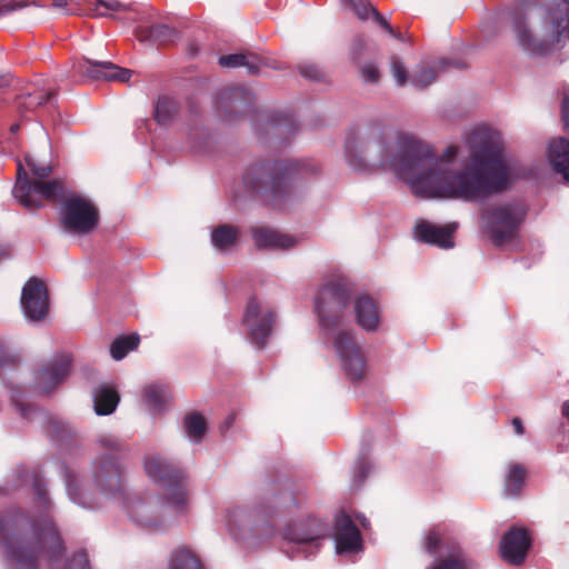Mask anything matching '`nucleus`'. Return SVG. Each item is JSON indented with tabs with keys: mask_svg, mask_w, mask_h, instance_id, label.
Returning <instances> with one entry per match:
<instances>
[{
	"mask_svg": "<svg viewBox=\"0 0 569 569\" xmlns=\"http://www.w3.org/2000/svg\"><path fill=\"white\" fill-rule=\"evenodd\" d=\"M470 163L463 169H452L458 147L448 146L442 156L413 136L400 134L397 154L391 152L386 131L379 122H370L351 131L345 143L349 166L357 171L370 169L363 157L377 149L376 164L390 167L420 197H447L476 200L502 191L508 184V168L501 149L485 128L476 129L469 140Z\"/></svg>",
	"mask_w": 569,
	"mask_h": 569,
	"instance_id": "1",
	"label": "nucleus"
},
{
	"mask_svg": "<svg viewBox=\"0 0 569 569\" xmlns=\"http://www.w3.org/2000/svg\"><path fill=\"white\" fill-rule=\"evenodd\" d=\"M0 547L12 569H38L40 556L58 561L64 552L62 539L49 517L31 520L22 512L0 516Z\"/></svg>",
	"mask_w": 569,
	"mask_h": 569,
	"instance_id": "2",
	"label": "nucleus"
},
{
	"mask_svg": "<svg viewBox=\"0 0 569 569\" xmlns=\"http://www.w3.org/2000/svg\"><path fill=\"white\" fill-rule=\"evenodd\" d=\"M520 46L535 54H546L569 38V0H518L510 13Z\"/></svg>",
	"mask_w": 569,
	"mask_h": 569,
	"instance_id": "3",
	"label": "nucleus"
},
{
	"mask_svg": "<svg viewBox=\"0 0 569 569\" xmlns=\"http://www.w3.org/2000/svg\"><path fill=\"white\" fill-rule=\"evenodd\" d=\"M319 170V164L310 160H260L246 168L242 181L252 196L283 208L300 197V180Z\"/></svg>",
	"mask_w": 569,
	"mask_h": 569,
	"instance_id": "4",
	"label": "nucleus"
},
{
	"mask_svg": "<svg viewBox=\"0 0 569 569\" xmlns=\"http://www.w3.org/2000/svg\"><path fill=\"white\" fill-rule=\"evenodd\" d=\"M352 293V283L345 276L332 274L323 281L315 301L321 328L332 331L340 327Z\"/></svg>",
	"mask_w": 569,
	"mask_h": 569,
	"instance_id": "5",
	"label": "nucleus"
},
{
	"mask_svg": "<svg viewBox=\"0 0 569 569\" xmlns=\"http://www.w3.org/2000/svg\"><path fill=\"white\" fill-rule=\"evenodd\" d=\"M12 193L19 204L27 210L42 208V200L61 203L68 197L62 179L31 180L21 162H18L17 181Z\"/></svg>",
	"mask_w": 569,
	"mask_h": 569,
	"instance_id": "6",
	"label": "nucleus"
},
{
	"mask_svg": "<svg viewBox=\"0 0 569 569\" xmlns=\"http://www.w3.org/2000/svg\"><path fill=\"white\" fill-rule=\"evenodd\" d=\"M147 475L164 490L168 505L177 512H186L189 506L184 471L158 456L144 460Z\"/></svg>",
	"mask_w": 569,
	"mask_h": 569,
	"instance_id": "7",
	"label": "nucleus"
},
{
	"mask_svg": "<svg viewBox=\"0 0 569 569\" xmlns=\"http://www.w3.org/2000/svg\"><path fill=\"white\" fill-rule=\"evenodd\" d=\"M100 443L104 452L93 462V482L103 493L114 495L121 490L122 485L119 458L123 448L121 442L112 436L102 437Z\"/></svg>",
	"mask_w": 569,
	"mask_h": 569,
	"instance_id": "8",
	"label": "nucleus"
},
{
	"mask_svg": "<svg viewBox=\"0 0 569 569\" xmlns=\"http://www.w3.org/2000/svg\"><path fill=\"white\" fill-rule=\"evenodd\" d=\"M99 219L98 208L81 194H68L59 208V223L64 231L71 234L91 233L98 227Z\"/></svg>",
	"mask_w": 569,
	"mask_h": 569,
	"instance_id": "9",
	"label": "nucleus"
},
{
	"mask_svg": "<svg viewBox=\"0 0 569 569\" xmlns=\"http://www.w3.org/2000/svg\"><path fill=\"white\" fill-rule=\"evenodd\" d=\"M525 212L512 204L495 207L487 212L488 231L496 247L512 241L523 221Z\"/></svg>",
	"mask_w": 569,
	"mask_h": 569,
	"instance_id": "10",
	"label": "nucleus"
},
{
	"mask_svg": "<svg viewBox=\"0 0 569 569\" xmlns=\"http://www.w3.org/2000/svg\"><path fill=\"white\" fill-rule=\"evenodd\" d=\"M274 322L276 313L271 308L264 306L257 297L248 300L242 323L248 328L251 342L258 348H264Z\"/></svg>",
	"mask_w": 569,
	"mask_h": 569,
	"instance_id": "11",
	"label": "nucleus"
},
{
	"mask_svg": "<svg viewBox=\"0 0 569 569\" xmlns=\"http://www.w3.org/2000/svg\"><path fill=\"white\" fill-rule=\"evenodd\" d=\"M333 346L340 357L342 369L352 382L366 377L367 367L363 353L356 343L351 331L341 330L337 333Z\"/></svg>",
	"mask_w": 569,
	"mask_h": 569,
	"instance_id": "12",
	"label": "nucleus"
},
{
	"mask_svg": "<svg viewBox=\"0 0 569 569\" xmlns=\"http://www.w3.org/2000/svg\"><path fill=\"white\" fill-rule=\"evenodd\" d=\"M532 545L529 529L523 526H511L501 537L499 552L501 559L512 566H521Z\"/></svg>",
	"mask_w": 569,
	"mask_h": 569,
	"instance_id": "13",
	"label": "nucleus"
},
{
	"mask_svg": "<svg viewBox=\"0 0 569 569\" xmlns=\"http://www.w3.org/2000/svg\"><path fill=\"white\" fill-rule=\"evenodd\" d=\"M20 303L27 319L43 320L49 312V297L44 282L34 277L30 278L22 288Z\"/></svg>",
	"mask_w": 569,
	"mask_h": 569,
	"instance_id": "14",
	"label": "nucleus"
},
{
	"mask_svg": "<svg viewBox=\"0 0 569 569\" xmlns=\"http://www.w3.org/2000/svg\"><path fill=\"white\" fill-rule=\"evenodd\" d=\"M253 102V94L243 87L223 88L217 99L216 109L226 120H233L248 113Z\"/></svg>",
	"mask_w": 569,
	"mask_h": 569,
	"instance_id": "15",
	"label": "nucleus"
},
{
	"mask_svg": "<svg viewBox=\"0 0 569 569\" xmlns=\"http://www.w3.org/2000/svg\"><path fill=\"white\" fill-rule=\"evenodd\" d=\"M72 357L61 353L42 366L34 375V385L40 393L51 392L70 373Z\"/></svg>",
	"mask_w": 569,
	"mask_h": 569,
	"instance_id": "16",
	"label": "nucleus"
},
{
	"mask_svg": "<svg viewBox=\"0 0 569 569\" xmlns=\"http://www.w3.org/2000/svg\"><path fill=\"white\" fill-rule=\"evenodd\" d=\"M76 71L92 80H107L127 82L130 80L132 71L120 68L109 61H97L84 58L76 66Z\"/></svg>",
	"mask_w": 569,
	"mask_h": 569,
	"instance_id": "17",
	"label": "nucleus"
},
{
	"mask_svg": "<svg viewBox=\"0 0 569 569\" xmlns=\"http://www.w3.org/2000/svg\"><path fill=\"white\" fill-rule=\"evenodd\" d=\"M328 527L317 518H308L306 521L288 528L284 538L299 546L315 545L319 547V541L326 537Z\"/></svg>",
	"mask_w": 569,
	"mask_h": 569,
	"instance_id": "18",
	"label": "nucleus"
},
{
	"mask_svg": "<svg viewBox=\"0 0 569 569\" xmlns=\"http://www.w3.org/2000/svg\"><path fill=\"white\" fill-rule=\"evenodd\" d=\"M457 223L436 226L428 221H421L416 226V237L419 241L435 244L443 249L453 247V233Z\"/></svg>",
	"mask_w": 569,
	"mask_h": 569,
	"instance_id": "19",
	"label": "nucleus"
},
{
	"mask_svg": "<svg viewBox=\"0 0 569 569\" xmlns=\"http://www.w3.org/2000/svg\"><path fill=\"white\" fill-rule=\"evenodd\" d=\"M335 538L338 552L353 551L361 546L360 530L346 513H340L336 518Z\"/></svg>",
	"mask_w": 569,
	"mask_h": 569,
	"instance_id": "20",
	"label": "nucleus"
},
{
	"mask_svg": "<svg viewBox=\"0 0 569 569\" xmlns=\"http://www.w3.org/2000/svg\"><path fill=\"white\" fill-rule=\"evenodd\" d=\"M355 313L357 323L367 331H375L380 321L379 308L373 298L360 295L355 300Z\"/></svg>",
	"mask_w": 569,
	"mask_h": 569,
	"instance_id": "21",
	"label": "nucleus"
},
{
	"mask_svg": "<svg viewBox=\"0 0 569 569\" xmlns=\"http://www.w3.org/2000/svg\"><path fill=\"white\" fill-rule=\"evenodd\" d=\"M252 238L258 248L289 249L296 244L291 236L264 227L252 228Z\"/></svg>",
	"mask_w": 569,
	"mask_h": 569,
	"instance_id": "22",
	"label": "nucleus"
},
{
	"mask_svg": "<svg viewBox=\"0 0 569 569\" xmlns=\"http://www.w3.org/2000/svg\"><path fill=\"white\" fill-rule=\"evenodd\" d=\"M548 159L552 169L569 182V140L566 138L553 140L548 148Z\"/></svg>",
	"mask_w": 569,
	"mask_h": 569,
	"instance_id": "23",
	"label": "nucleus"
},
{
	"mask_svg": "<svg viewBox=\"0 0 569 569\" xmlns=\"http://www.w3.org/2000/svg\"><path fill=\"white\" fill-rule=\"evenodd\" d=\"M54 96V90L30 87L17 97V108L21 112L33 111L38 107H41L46 103H50L53 100Z\"/></svg>",
	"mask_w": 569,
	"mask_h": 569,
	"instance_id": "24",
	"label": "nucleus"
},
{
	"mask_svg": "<svg viewBox=\"0 0 569 569\" xmlns=\"http://www.w3.org/2000/svg\"><path fill=\"white\" fill-rule=\"evenodd\" d=\"M267 506H262L261 510L256 509L258 513H264L268 517H271L274 512L281 510H288L291 507L297 506V499L292 490L288 488H283L280 490H270L267 492L264 497Z\"/></svg>",
	"mask_w": 569,
	"mask_h": 569,
	"instance_id": "25",
	"label": "nucleus"
},
{
	"mask_svg": "<svg viewBox=\"0 0 569 569\" xmlns=\"http://www.w3.org/2000/svg\"><path fill=\"white\" fill-rule=\"evenodd\" d=\"M120 401L118 391L108 385H102L93 393L94 411L99 416L112 413Z\"/></svg>",
	"mask_w": 569,
	"mask_h": 569,
	"instance_id": "26",
	"label": "nucleus"
},
{
	"mask_svg": "<svg viewBox=\"0 0 569 569\" xmlns=\"http://www.w3.org/2000/svg\"><path fill=\"white\" fill-rule=\"evenodd\" d=\"M219 64L224 68L244 67L249 74H257L260 70V59L251 52L221 56Z\"/></svg>",
	"mask_w": 569,
	"mask_h": 569,
	"instance_id": "27",
	"label": "nucleus"
},
{
	"mask_svg": "<svg viewBox=\"0 0 569 569\" xmlns=\"http://www.w3.org/2000/svg\"><path fill=\"white\" fill-rule=\"evenodd\" d=\"M136 34L140 41L150 40L157 43H168L178 37V31L167 24H153L138 28Z\"/></svg>",
	"mask_w": 569,
	"mask_h": 569,
	"instance_id": "28",
	"label": "nucleus"
},
{
	"mask_svg": "<svg viewBox=\"0 0 569 569\" xmlns=\"http://www.w3.org/2000/svg\"><path fill=\"white\" fill-rule=\"evenodd\" d=\"M239 230L228 223L219 224L211 231V242L214 248L221 251L231 249L239 240Z\"/></svg>",
	"mask_w": 569,
	"mask_h": 569,
	"instance_id": "29",
	"label": "nucleus"
},
{
	"mask_svg": "<svg viewBox=\"0 0 569 569\" xmlns=\"http://www.w3.org/2000/svg\"><path fill=\"white\" fill-rule=\"evenodd\" d=\"M527 478V469L521 463H510L505 478V495L517 497Z\"/></svg>",
	"mask_w": 569,
	"mask_h": 569,
	"instance_id": "30",
	"label": "nucleus"
},
{
	"mask_svg": "<svg viewBox=\"0 0 569 569\" xmlns=\"http://www.w3.org/2000/svg\"><path fill=\"white\" fill-rule=\"evenodd\" d=\"M168 569H203V566L189 548L179 547L172 552Z\"/></svg>",
	"mask_w": 569,
	"mask_h": 569,
	"instance_id": "31",
	"label": "nucleus"
},
{
	"mask_svg": "<svg viewBox=\"0 0 569 569\" xmlns=\"http://www.w3.org/2000/svg\"><path fill=\"white\" fill-rule=\"evenodd\" d=\"M178 113V103L169 97H160L154 106L153 117L160 126H168Z\"/></svg>",
	"mask_w": 569,
	"mask_h": 569,
	"instance_id": "32",
	"label": "nucleus"
},
{
	"mask_svg": "<svg viewBox=\"0 0 569 569\" xmlns=\"http://www.w3.org/2000/svg\"><path fill=\"white\" fill-rule=\"evenodd\" d=\"M183 429L192 441L200 442L207 431L204 417L198 412L187 413L183 418Z\"/></svg>",
	"mask_w": 569,
	"mask_h": 569,
	"instance_id": "33",
	"label": "nucleus"
},
{
	"mask_svg": "<svg viewBox=\"0 0 569 569\" xmlns=\"http://www.w3.org/2000/svg\"><path fill=\"white\" fill-rule=\"evenodd\" d=\"M430 569H470V561L461 549L455 548L438 559Z\"/></svg>",
	"mask_w": 569,
	"mask_h": 569,
	"instance_id": "34",
	"label": "nucleus"
},
{
	"mask_svg": "<svg viewBox=\"0 0 569 569\" xmlns=\"http://www.w3.org/2000/svg\"><path fill=\"white\" fill-rule=\"evenodd\" d=\"M140 338L138 335L121 336L110 346V355L114 360L123 359L129 351L138 348Z\"/></svg>",
	"mask_w": 569,
	"mask_h": 569,
	"instance_id": "35",
	"label": "nucleus"
},
{
	"mask_svg": "<svg viewBox=\"0 0 569 569\" xmlns=\"http://www.w3.org/2000/svg\"><path fill=\"white\" fill-rule=\"evenodd\" d=\"M144 399L153 410H161L170 398V391L167 386L151 385L144 388Z\"/></svg>",
	"mask_w": 569,
	"mask_h": 569,
	"instance_id": "36",
	"label": "nucleus"
},
{
	"mask_svg": "<svg viewBox=\"0 0 569 569\" xmlns=\"http://www.w3.org/2000/svg\"><path fill=\"white\" fill-rule=\"evenodd\" d=\"M93 10L96 12V16L114 18V16L111 14V12H131L132 9L130 6H124L118 0H96Z\"/></svg>",
	"mask_w": 569,
	"mask_h": 569,
	"instance_id": "37",
	"label": "nucleus"
},
{
	"mask_svg": "<svg viewBox=\"0 0 569 569\" xmlns=\"http://www.w3.org/2000/svg\"><path fill=\"white\" fill-rule=\"evenodd\" d=\"M342 3L362 21L368 20L377 10L369 0H342Z\"/></svg>",
	"mask_w": 569,
	"mask_h": 569,
	"instance_id": "38",
	"label": "nucleus"
},
{
	"mask_svg": "<svg viewBox=\"0 0 569 569\" xmlns=\"http://www.w3.org/2000/svg\"><path fill=\"white\" fill-rule=\"evenodd\" d=\"M437 79V71L431 67H420L411 77V83L420 89L432 84Z\"/></svg>",
	"mask_w": 569,
	"mask_h": 569,
	"instance_id": "39",
	"label": "nucleus"
},
{
	"mask_svg": "<svg viewBox=\"0 0 569 569\" xmlns=\"http://www.w3.org/2000/svg\"><path fill=\"white\" fill-rule=\"evenodd\" d=\"M390 69L397 84L400 87L406 86L408 81L407 68L401 59L396 54L390 57Z\"/></svg>",
	"mask_w": 569,
	"mask_h": 569,
	"instance_id": "40",
	"label": "nucleus"
},
{
	"mask_svg": "<svg viewBox=\"0 0 569 569\" xmlns=\"http://www.w3.org/2000/svg\"><path fill=\"white\" fill-rule=\"evenodd\" d=\"M359 73L365 82L376 84L379 82L381 73L378 66L373 62L358 63Z\"/></svg>",
	"mask_w": 569,
	"mask_h": 569,
	"instance_id": "41",
	"label": "nucleus"
},
{
	"mask_svg": "<svg viewBox=\"0 0 569 569\" xmlns=\"http://www.w3.org/2000/svg\"><path fill=\"white\" fill-rule=\"evenodd\" d=\"M443 533L439 527L430 529L425 538V549L429 555H436L439 551Z\"/></svg>",
	"mask_w": 569,
	"mask_h": 569,
	"instance_id": "42",
	"label": "nucleus"
},
{
	"mask_svg": "<svg viewBox=\"0 0 569 569\" xmlns=\"http://www.w3.org/2000/svg\"><path fill=\"white\" fill-rule=\"evenodd\" d=\"M33 488H34L36 499H37L38 503L41 507H43V509H49L50 508V501H49V498H48V492H47V489H46V483L43 482L41 477L38 476V475L34 476Z\"/></svg>",
	"mask_w": 569,
	"mask_h": 569,
	"instance_id": "43",
	"label": "nucleus"
},
{
	"mask_svg": "<svg viewBox=\"0 0 569 569\" xmlns=\"http://www.w3.org/2000/svg\"><path fill=\"white\" fill-rule=\"evenodd\" d=\"M26 162L33 176L31 180H46L51 174V166H38L31 157H26Z\"/></svg>",
	"mask_w": 569,
	"mask_h": 569,
	"instance_id": "44",
	"label": "nucleus"
},
{
	"mask_svg": "<svg viewBox=\"0 0 569 569\" xmlns=\"http://www.w3.org/2000/svg\"><path fill=\"white\" fill-rule=\"evenodd\" d=\"M64 569H90L88 553L84 550L76 552L67 561Z\"/></svg>",
	"mask_w": 569,
	"mask_h": 569,
	"instance_id": "45",
	"label": "nucleus"
},
{
	"mask_svg": "<svg viewBox=\"0 0 569 569\" xmlns=\"http://www.w3.org/2000/svg\"><path fill=\"white\" fill-rule=\"evenodd\" d=\"M19 365V357L9 351V349L0 345V369L16 368Z\"/></svg>",
	"mask_w": 569,
	"mask_h": 569,
	"instance_id": "46",
	"label": "nucleus"
},
{
	"mask_svg": "<svg viewBox=\"0 0 569 569\" xmlns=\"http://www.w3.org/2000/svg\"><path fill=\"white\" fill-rule=\"evenodd\" d=\"M299 73L310 80L321 81L325 78V73L316 64H302L299 67Z\"/></svg>",
	"mask_w": 569,
	"mask_h": 569,
	"instance_id": "47",
	"label": "nucleus"
},
{
	"mask_svg": "<svg viewBox=\"0 0 569 569\" xmlns=\"http://www.w3.org/2000/svg\"><path fill=\"white\" fill-rule=\"evenodd\" d=\"M30 4H36V0H10L0 6V16H6L12 11L26 8Z\"/></svg>",
	"mask_w": 569,
	"mask_h": 569,
	"instance_id": "48",
	"label": "nucleus"
},
{
	"mask_svg": "<svg viewBox=\"0 0 569 569\" xmlns=\"http://www.w3.org/2000/svg\"><path fill=\"white\" fill-rule=\"evenodd\" d=\"M367 44L362 38H356L350 48L351 59L355 63H360L365 57Z\"/></svg>",
	"mask_w": 569,
	"mask_h": 569,
	"instance_id": "49",
	"label": "nucleus"
},
{
	"mask_svg": "<svg viewBox=\"0 0 569 569\" xmlns=\"http://www.w3.org/2000/svg\"><path fill=\"white\" fill-rule=\"evenodd\" d=\"M12 393H11V399H12V402L14 403L17 410L20 412V415L23 417V418H29V412L32 411V408L28 405H26L21 399H20V393L16 390V389H11Z\"/></svg>",
	"mask_w": 569,
	"mask_h": 569,
	"instance_id": "50",
	"label": "nucleus"
},
{
	"mask_svg": "<svg viewBox=\"0 0 569 569\" xmlns=\"http://www.w3.org/2000/svg\"><path fill=\"white\" fill-rule=\"evenodd\" d=\"M561 121L563 123V128L569 132V93H563L561 101Z\"/></svg>",
	"mask_w": 569,
	"mask_h": 569,
	"instance_id": "51",
	"label": "nucleus"
},
{
	"mask_svg": "<svg viewBox=\"0 0 569 569\" xmlns=\"http://www.w3.org/2000/svg\"><path fill=\"white\" fill-rule=\"evenodd\" d=\"M371 17H372L373 21L379 27L385 29L389 34H395V29L390 26V23L385 19V17L378 10H376Z\"/></svg>",
	"mask_w": 569,
	"mask_h": 569,
	"instance_id": "52",
	"label": "nucleus"
},
{
	"mask_svg": "<svg viewBox=\"0 0 569 569\" xmlns=\"http://www.w3.org/2000/svg\"><path fill=\"white\" fill-rule=\"evenodd\" d=\"M466 67L467 64L461 60L441 59L439 62V68L442 70H446L448 68L465 69Z\"/></svg>",
	"mask_w": 569,
	"mask_h": 569,
	"instance_id": "53",
	"label": "nucleus"
},
{
	"mask_svg": "<svg viewBox=\"0 0 569 569\" xmlns=\"http://www.w3.org/2000/svg\"><path fill=\"white\" fill-rule=\"evenodd\" d=\"M68 492H69V496L70 498L78 505L80 506H83V507H89L91 508L92 505L90 503H87L84 500H82V498L80 497L79 492L77 491V489H73L70 483H68Z\"/></svg>",
	"mask_w": 569,
	"mask_h": 569,
	"instance_id": "54",
	"label": "nucleus"
},
{
	"mask_svg": "<svg viewBox=\"0 0 569 569\" xmlns=\"http://www.w3.org/2000/svg\"><path fill=\"white\" fill-rule=\"evenodd\" d=\"M511 425L515 429L516 435H518V436L523 435L525 428H523L522 421L519 417L512 418Z\"/></svg>",
	"mask_w": 569,
	"mask_h": 569,
	"instance_id": "55",
	"label": "nucleus"
},
{
	"mask_svg": "<svg viewBox=\"0 0 569 569\" xmlns=\"http://www.w3.org/2000/svg\"><path fill=\"white\" fill-rule=\"evenodd\" d=\"M368 475V468L365 462H361L358 467V471L356 477L358 478L359 483H361Z\"/></svg>",
	"mask_w": 569,
	"mask_h": 569,
	"instance_id": "56",
	"label": "nucleus"
},
{
	"mask_svg": "<svg viewBox=\"0 0 569 569\" xmlns=\"http://www.w3.org/2000/svg\"><path fill=\"white\" fill-rule=\"evenodd\" d=\"M561 415L569 422V399L561 405Z\"/></svg>",
	"mask_w": 569,
	"mask_h": 569,
	"instance_id": "57",
	"label": "nucleus"
},
{
	"mask_svg": "<svg viewBox=\"0 0 569 569\" xmlns=\"http://www.w3.org/2000/svg\"><path fill=\"white\" fill-rule=\"evenodd\" d=\"M67 4H68L67 0H53V6H54L56 8H61V9H63V8H66V7H67Z\"/></svg>",
	"mask_w": 569,
	"mask_h": 569,
	"instance_id": "58",
	"label": "nucleus"
},
{
	"mask_svg": "<svg viewBox=\"0 0 569 569\" xmlns=\"http://www.w3.org/2000/svg\"><path fill=\"white\" fill-rule=\"evenodd\" d=\"M8 79L6 76H0V87L8 86Z\"/></svg>",
	"mask_w": 569,
	"mask_h": 569,
	"instance_id": "59",
	"label": "nucleus"
},
{
	"mask_svg": "<svg viewBox=\"0 0 569 569\" xmlns=\"http://www.w3.org/2000/svg\"><path fill=\"white\" fill-rule=\"evenodd\" d=\"M118 19H120V17ZM121 20H123L124 22H131V21H134L136 18L131 17V16H127V17L121 18Z\"/></svg>",
	"mask_w": 569,
	"mask_h": 569,
	"instance_id": "60",
	"label": "nucleus"
},
{
	"mask_svg": "<svg viewBox=\"0 0 569 569\" xmlns=\"http://www.w3.org/2000/svg\"><path fill=\"white\" fill-rule=\"evenodd\" d=\"M391 37L396 39H401V33L395 30V34H390Z\"/></svg>",
	"mask_w": 569,
	"mask_h": 569,
	"instance_id": "61",
	"label": "nucleus"
},
{
	"mask_svg": "<svg viewBox=\"0 0 569 569\" xmlns=\"http://www.w3.org/2000/svg\"><path fill=\"white\" fill-rule=\"evenodd\" d=\"M18 128H19L18 124H13V126H11V131H16V130H18Z\"/></svg>",
	"mask_w": 569,
	"mask_h": 569,
	"instance_id": "62",
	"label": "nucleus"
}]
</instances>
